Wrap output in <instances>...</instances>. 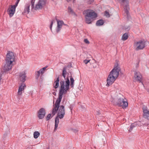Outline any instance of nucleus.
Listing matches in <instances>:
<instances>
[{
	"label": "nucleus",
	"instance_id": "f8f14e48",
	"mask_svg": "<svg viewBox=\"0 0 149 149\" xmlns=\"http://www.w3.org/2000/svg\"><path fill=\"white\" fill-rule=\"evenodd\" d=\"M47 67V66H46L37 71L36 72V78L37 79H38L40 74L42 75L45 72L46 69Z\"/></svg>",
	"mask_w": 149,
	"mask_h": 149
},
{
	"label": "nucleus",
	"instance_id": "393cba45",
	"mask_svg": "<svg viewBox=\"0 0 149 149\" xmlns=\"http://www.w3.org/2000/svg\"><path fill=\"white\" fill-rule=\"evenodd\" d=\"M107 17H109L110 16V15L109 13L107 11H106L104 14Z\"/></svg>",
	"mask_w": 149,
	"mask_h": 149
},
{
	"label": "nucleus",
	"instance_id": "dca6fc26",
	"mask_svg": "<svg viewBox=\"0 0 149 149\" xmlns=\"http://www.w3.org/2000/svg\"><path fill=\"white\" fill-rule=\"evenodd\" d=\"M26 74L25 71H23L19 73V79L23 82L25 81V78L26 77Z\"/></svg>",
	"mask_w": 149,
	"mask_h": 149
},
{
	"label": "nucleus",
	"instance_id": "a878e982",
	"mask_svg": "<svg viewBox=\"0 0 149 149\" xmlns=\"http://www.w3.org/2000/svg\"><path fill=\"white\" fill-rule=\"evenodd\" d=\"M51 114H48L46 117V120H48L50 118Z\"/></svg>",
	"mask_w": 149,
	"mask_h": 149
},
{
	"label": "nucleus",
	"instance_id": "423d86ee",
	"mask_svg": "<svg viewBox=\"0 0 149 149\" xmlns=\"http://www.w3.org/2000/svg\"><path fill=\"white\" fill-rule=\"evenodd\" d=\"M46 3V0H39L36 5L34 9L37 10L42 9L45 6Z\"/></svg>",
	"mask_w": 149,
	"mask_h": 149
},
{
	"label": "nucleus",
	"instance_id": "a211bd4d",
	"mask_svg": "<svg viewBox=\"0 0 149 149\" xmlns=\"http://www.w3.org/2000/svg\"><path fill=\"white\" fill-rule=\"evenodd\" d=\"M104 24V21L102 19H100L97 21L96 25L97 26H101Z\"/></svg>",
	"mask_w": 149,
	"mask_h": 149
},
{
	"label": "nucleus",
	"instance_id": "ddd939ff",
	"mask_svg": "<svg viewBox=\"0 0 149 149\" xmlns=\"http://www.w3.org/2000/svg\"><path fill=\"white\" fill-rule=\"evenodd\" d=\"M56 21L57 25L56 31L57 33H58L61 29L62 26L63 25H65V24H64L62 20H60L56 19Z\"/></svg>",
	"mask_w": 149,
	"mask_h": 149
},
{
	"label": "nucleus",
	"instance_id": "4468645a",
	"mask_svg": "<svg viewBox=\"0 0 149 149\" xmlns=\"http://www.w3.org/2000/svg\"><path fill=\"white\" fill-rule=\"evenodd\" d=\"M134 78L137 81L139 82H141L142 76L139 72L135 71L134 73Z\"/></svg>",
	"mask_w": 149,
	"mask_h": 149
},
{
	"label": "nucleus",
	"instance_id": "5701e85b",
	"mask_svg": "<svg viewBox=\"0 0 149 149\" xmlns=\"http://www.w3.org/2000/svg\"><path fill=\"white\" fill-rule=\"evenodd\" d=\"M136 125L137 124L136 123H133L130 126L129 131L131 132L133 128L136 126Z\"/></svg>",
	"mask_w": 149,
	"mask_h": 149
},
{
	"label": "nucleus",
	"instance_id": "72a5a7b5",
	"mask_svg": "<svg viewBox=\"0 0 149 149\" xmlns=\"http://www.w3.org/2000/svg\"><path fill=\"white\" fill-rule=\"evenodd\" d=\"M20 0H17L16 2H18L19 3Z\"/></svg>",
	"mask_w": 149,
	"mask_h": 149
},
{
	"label": "nucleus",
	"instance_id": "39448f33",
	"mask_svg": "<svg viewBox=\"0 0 149 149\" xmlns=\"http://www.w3.org/2000/svg\"><path fill=\"white\" fill-rule=\"evenodd\" d=\"M119 95L117 100V104L119 106H122L123 109H125L128 106L127 100L123 95L120 94Z\"/></svg>",
	"mask_w": 149,
	"mask_h": 149
},
{
	"label": "nucleus",
	"instance_id": "1a4fd4ad",
	"mask_svg": "<svg viewBox=\"0 0 149 149\" xmlns=\"http://www.w3.org/2000/svg\"><path fill=\"white\" fill-rule=\"evenodd\" d=\"M145 42L144 40H141L135 43L134 45L136 47V50L141 49L144 48L146 45Z\"/></svg>",
	"mask_w": 149,
	"mask_h": 149
},
{
	"label": "nucleus",
	"instance_id": "b1692460",
	"mask_svg": "<svg viewBox=\"0 0 149 149\" xmlns=\"http://www.w3.org/2000/svg\"><path fill=\"white\" fill-rule=\"evenodd\" d=\"M68 12L72 14L73 13V10L70 7H68Z\"/></svg>",
	"mask_w": 149,
	"mask_h": 149
},
{
	"label": "nucleus",
	"instance_id": "9b49d317",
	"mask_svg": "<svg viewBox=\"0 0 149 149\" xmlns=\"http://www.w3.org/2000/svg\"><path fill=\"white\" fill-rule=\"evenodd\" d=\"M45 114V110L44 108H41L38 112V116L39 119L44 118Z\"/></svg>",
	"mask_w": 149,
	"mask_h": 149
},
{
	"label": "nucleus",
	"instance_id": "473e14b6",
	"mask_svg": "<svg viewBox=\"0 0 149 149\" xmlns=\"http://www.w3.org/2000/svg\"><path fill=\"white\" fill-rule=\"evenodd\" d=\"M2 76V74L1 73H0V82L1 81V77Z\"/></svg>",
	"mask_w": 149,
	"mask_h": 149
},
{
	"label": "nucleus",
	"instance_id": "0eeeda50",
	"mask_svg": "<svg viewBox=\"0 0 149 149\" xmlns=\"http://www.w3.org/2000/svg\"><path fill=\"white\" fill-rule=\"evenodd\" d=\"M36 0H31V3H29L26 4L25 7L24 13L26 14H28L30 12V6L31 4V9H33L34 8V5Z\"/></svg>",
	"mask_w": 149,
	"mask_h": 149
},
{
	"label": "nucleus",
	"instance_id": "f704fd0d",
	"mask_svg": "<svg viewBox=\"0 0 149 149\" xmlns=\"http://www.w3.org/2000/svg\"><path fill=\"white\" fill-rule=\"evenodd\" d=\"M68 2H69L70 1V0H66Z\"/></svg>",
	"mask_w": 149,
	"mask_h": 149
},
{
	"label": "nucleus",
	"instance_id": "412c9836",
	"mask_svg": "<svg viewBox=\"0 0 149 149\" xmlns=\"http://www.w3.org/2000/svg\"><path fill=\"white\" fill-rule=\"evenodd\" d=\"M70 87L72 88L74 86V80L73 78L72 77L71 75L70 74Z\"/></svg>",
	"mask_w": 149,
	"mask_h": 149
},
{
	"label": "nucleus",
	"instance_id": "7ed1b4c3",
	"mask_svg": "<svg viewBox=\"0 0 149 149\" xmlns=\"http://www.w3.org/2000/svg\"><path fill=\"white\" fill-rule=\"evenodd\" d=\"M15 56L14 53L11 51H8L6 55V64L3 68L4 72L8 71L11 69L12 63L14 61Z\"/></svg>",
	"mask_w": 149,
	"mask_h": 149
},
{
	"label": "nucleus",
	"instance_id": "f3484780",
	"mask_svg": "<svg viewBox=\"0 0 149 149\" xmlns=\"http://www.w3.org/2000/svg\"><path fill=\"white\" fill-rule=\"evenodd\" d=\"M59 122V118L58 117H56L55 120V127L54 131H55L57 129L58 124Z\"/></svg>",
	"mask_w": 149,
	"mask_h": 149
},
{
	"label": "nucleus",
	"instance_id": "c85d7f7f",
	"mask_svg": "<svg viewBox=\"0 0 149 149\" xmlns=\"http://www.w3.org/2000/svg\"><path fill=\"white\" fill-rule=\"evenodd\" d=\"M72 130L73 132L75 133H77L78 132V130L76 129H72Z\"/></svg>",
	"mask_w": 149,
	"mask_h": 149
},
{
	"label": "nucleus",
	"instance_id": "7c9ffc66",
	"mask_svg": "<svg viewBox=\"0 0 149 149\" xmlns=\"http://www.w3.org/2000/svg\"><path fill=\"white\" fill-rule=\"evenodd\" d=\"M18 3V2H16L15 4L14 5L12 6H13V7H15V8H16V7L17 6Z\"/></svg>",
	"mask_w": 149,
	"mask_h": 149
},
{
	"label": "nucleus",
	"instance_id": "20e7f679",
	"mask_svg": "<svg viewBox=\"0 0 149 149\" xmlns=\"http://www.w3.org/2000/svg\"><path fill=\"white\" fill-rule=\"evenodd\" d=\"M86 12V22L88 24H91L92 21L97 17V14L93 10H87Z\"/></svg>",
	"mask_w": 149,
	"mask_h": 149
},
{
	"label": "nucleus",
	"instance_id": "bb28decb",
	"mask_svg": "<svg viewBox=\"0 0 149 149\" xmlns=\"http://www.w3.org/2000/svg\"><path fill=\"white\" fill-rule=\"evenodd\" d=\"M84 42L86 44H89V42L87 39H86L84 40Z\"/></svg>",
	"mask_w": 149,
	"mask_h": 149
},
{
	"label": "nucleus",
	"instance_id": "c756f323",
	"mask_svg": "<svg viewBox=\"0 0 149 149\" xmlns=\"http://www.w3.org/2000/svg\"><path fill=\"white\" fill-rule=\"evenodd\" d=\"M53 21H52L51 24L50 26V29L51 30H52V25H53Z\"/></svg>",
	"mask_w": 149,
	"mask_h": 149
},
{
	"label": "nucleus",
	"instance_id": "2f4dec72",
	"mask_svg": "<svg viewBox=\"0 0 149 149\" xmlns=\"http://www.w3.org/2000/svg\"><path fill=\"white\" fill-rule=\"evenodd\" d=\"M94 0H89L88 1L90 3H91V2L93 1Z\"/></svg>",
	"mask_w": 149,
	"mask_h": 149
},
{
	"label": "nucleus",
	"instance_id": "cd10ccee",
	"mask_svg": "<svg viewBox=\"0 0 149 149\" xmlns=\"http://www.w3.org/2000/svg\"><path fill=\"white\" fill-rule=\"evenodd\" d=\"M89 61H90V60H84V63L85 64H87Z\"/></svg>",
	"mask_w": 149,
	"mask_h": 149
},
{
	"label": "nucleus",
	"instance_id": "6e6552de",
	"mask_svg": "<svg viewBox=\"0 0 149 149\" xmlns=\"http://www.w3.org/2000/svg\"><path fill=\"white\" fill-rule=\"evenodd\" d=\"M119 1L122 3V4L124 6V8L125 13L128 16L129 10V0H118Z\"/></svg>",
	"mask_w": 149,
	"mask_h": 149
},
{
	"label": "nucleus",
	"instance_id": "aec40b11",
	"mask_svg": "<svg viewBox=\"0 0 149 149\" xmlns=\"http://www.w3.org/2000/svg\"><path fill=\"white\" fill-rule=\"evenodd\" d=\"M128 38V34L127 33H124L122 36V39L123 40H126Z\"/></svg>",
	"mask_w": 149,
	"mask_h": 149
},
{
	"label": "nucleus",
	"instance_id": "f03ea898",
	"mask_svg": "<svg viewBox=\"0 0 149 149\" xmlns=\"http://www.w3.org/2000/svg\"><path fill=\"white\" fill-rule=\"evenodd\" d=\"M120 70L118 64L117 63L116 64L110 72L107 79L106 86H110L114 82L118 77Z\"/></svg>",
	"mask_w": 149,
	"mask_h": 149
},
{
	"label": "nucleus",
	"instance_id": "6ab92c4d",
	"mask_svg": "<svg viewBox=\"0 0 149 149\" xmlns=\"http://www.w3.org/2000/svg\"><path fill=\"white\" fill-rule=\"evenodd\" d=\"M59 77H58L57 78L56 80L54 82L55 85L54 86V87L55 88H57L59 86Z\"/></svg>",
	"mask_w": 149,
	"mask_h": 149
},
{
	"label": "nucleus",
	"instance_id": "2eb2a0df",
	"mask_svg": "<svg viewBox=\"0 0 149 149\" xmlns=\"http://www.w3.org/2000/svg\"><path fill=\"white\" fill-rule=\"evenodd\" d=\"M11 7L9 8L7 10V12L10 17H12L14 15L16 9L15 7H13L12 5H11Z\"/></svg>",
	"mask_w": 149,
	"mask_h": 149
},
{
	"label": "nucleus",
	"instance_id": "f257e3e1",
	"mask_svg": "<svg viewBox=\"0 0 149 149\" xmlns=\"http://www.w3.org/2000/svg\"><path fill=\"white\" fill-rule=\"evenodd\" d=\"M66 67L63 68V70L62 76L65 80V82L63 81H60L61 86L60 88L59 93L58 97L57 99L56 102L53 105L52 114L53 116L55 115L58 111L57 116L60 119H62L64 116L65 113V110L64 107L63 105L59 106L62 98V95L63 94H65L70 86V81L68 76L66 77L67 74L66 71Z\"/></svg>",
	"mask_w": 149,
	"mask_h": 149
},
{
	"label": "nucleus",
	"instance_id": "4be33fe9",
	"mask_svg": "<svg viewBox=\"0 0 149 149\" xmlns=\"http://www.w3.org/2000/svg\"><path fill=\"white\" fill-rule=\"evenodd\" d=\"M40 133L38 132H35L33 133L34 137L35 139H37Z\"/></svg>",
	"mask_w": 149,
	"mask_h": 149
},
{
	"label": "nucleus",
	"instance_id": "9d476101",
	"mask_svg": "<svg viewBox=\"0 0 149 149\" xmlns=\"http://www.w3.org/2000/svg\"><path fill=\"white\" fill-rule=\"evenodd\" d=\"M26 86L25 84L24 83H22L19 86L17 95V97L18 100H19L20 99L22 93L24 92Z\"/></svg>",
	"mask_w": 149,
	"mask_h": 149
}]
</instances>
